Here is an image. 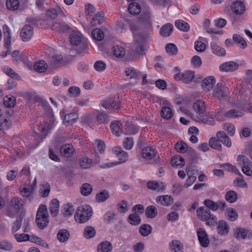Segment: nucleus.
<instances>
[{"label": "nucleus", "mask_w": 252, "mask_h": 252, "mask_svg": "<svg viewBox=\"0 0 252 252\" xmlns=\"http://www.w3.org/2000/svg\"><path fill=\"white\" fill-rule=\"evenodd\" d=\"M196 215L198 218L206 222V224L211 227H214L217 224V217L211 213L208 208L205 206L199 207L196 211Z\"/></svg>", "instance_id": "obj_1"}, {"label": "nucleus", "mask_w": 252, "mask_h": 252, "mask_svg": "<svg viewBox=\"0 0 252 252\" xmlns=\"http://www.w3.org/2000/svg\"><path fill=\"white\" fill-rule=\"evenodd\" d=\"M49 216L47 206L41 204L37 211L35 222L40 229H44L49 223Z\"/></svg>", "instance_id": "obj_2"}, {"label": "nucleus", "mask_w": 252, "mask_h": 252, "mask_svg": "<svg viewBox=\"0 0 252 252\" xmlns=\"http://www.w3.org/2000/svg\"><path fill=\"white\" fill-rule=\"evenodd\" d=\"M93 215L92 208L88 205H82L78 207L74 216L75 220L79 223H84L89 220Z\"/></svg>", "instance_id": "obj_3"}, {"label": "nucleus", "mask_w": 252, "mask_h": 252, "mask_svg": "<svg viewBox=\"0 0 252 252\" xmlns=\"http://www.w3.org/2000/svg\"><path fill=\"white\" fill-rule=\"evenodd\" d=\"M203 204L210 211L212 210L214 212L218 210L223 212L226 207L225 202L221 200L215 202L211 199H205L203 202Z\"/></svg>", "instance_id": "obj_4"}, {"label": "nucleus", "mask_w": 252, "mask_h": 252, "mask_svg": "<svg viewBox=\"0 0 252 252\" xmlns=\"http://www.w3.org/2000/svg\"><path fill=\"white\" fill-rule=\"evenodd\" d=\"M228 88L221 83H218L214 90L213 95L218 99L221 100L229 94Z\"/></svg>", "instance_id": "obj_5"}, {"label": "nucleus", "mask_w": 252, "mask_h": 252, "mask_svg": "<svg viewBox=\"0 0 252 252\" xmlns=\"http://www.w3.org/2000/svg\"><path fill=\"white\" fill-rule=\"evenodd\" d=\"M135 38L134 42L130 45V52L133 55H143L144 51V47L142 41L136 38L135 33H133Z\"/></svg>", "instance_id": "obj_6"}, {"label": "nucleus", "mask_w": 252, "mask_h": 252, "mask_svg": "<svg viewBox=\"0 0 252 252\" xmlns=\"http://www.w3.org/2000/svg\"><path fill=\"white\" fill-rule=\"evenodd\" d=\"M194 77V72L192 71H187L184 73L178 72L174 75V78L176 81H182L184 83L187 84L192 82Z\"/></svg>", "instance_id": "obj_7"}, {"label": "nucleus", "mask_w": 252, "mask_h": 252, "mask_svg": "<svg viewBox=\"0 0 252 252\" xmlns=\"http://www.w3.org/2000/svg\"><path fill=\"white\" fill-rule=\"evenodd\" d=\"M186 113L196 122L210 125H213L215 123L214 119L206 115L205 113L201 115V117H193V114L189 111H187Z\"/></svg>", "instance_id": "obj_8"}, {"label": "nucleus", "mask_w": 252, "mask_h": 252, "mask_svg": "<svg viewBox=\"0 0 252 252\" xmlns=\"http://www.w3.org/2000/svg\"><path fill=\"white\" fill-rule=\"evenodd\" d=\"M69 40L70 43L73 45L78 46L82 43L85 49L88 47L87 45L84 41L83 36L79 32H75L72 33L70 35Z\"/></svg>", "instance_id": "obj_9"}, {"label": "nucleus", "mask_w": 252, "mask_h": 252, "mask_svg": "<svg viewBox=\"0 0 252 252\" xmlns=\"http://www.w3.org/2000/svg\"><path fill=\"white\" fill-rule=\"evenodd\" d=\"M197 235L200 245L204 248L207 247L209 244V239L206 231L199 228L197 230Z\"/></svg>", "instance_id": "obj_10"}, {"label": "nucleus", "mask_w": 252, "mask_h": 252, "mask_svg": "<svg viewBox=\"0 0 252 252\" xmlns=\"http://www.w3.org/2000/svg\"><path fill=\"white\" fill-rule=\"evenodd\" d=\"M239 65L234 61H228L221 63L219 66L220 71L230 72L237 70Z\"/></svg>", "instance_id": "obj_11"}, {"label": "nucleus", "mask_w": 252, "mask_h": 252, "mask_svg": "<svg viewBox=\"0 0 252 252\" xmlns=\"http://www.w3.org/2000/svg\"><path fill=\"white\" fill-rule=\"evenodd\" d=\"M231 8L233 13L237 15H242L246 11L245 5L239 0L234 1L231 4Z\"/></svg>", "instance_id": "obj_12"}, {"label": "nucleus", "mask_w": 252, "mask_h": 252, "mask_svg": "<svg viewBox=\"0 0 252 252\" xmlns=\"http://www.w3.org/2000/svg\"><path fill=\"white\" fill-rule=\"evenodd\" d=\"M33 35V28L30 25H25L21 30L20 36L23 41L29 40Z\"/></svg>", "instance_id": "obj_13"}, {"label": "nucleus", "mask_w": 252, "mask_h": 252, "mask_svg": "<svg viewBox=\"0 0 252 252\" xmlns=\"http://www.w3.org/2000/svg\"><path fill=\"white\" fill-rule=\"evenodd\" d=\"M35 188L33 184H32L31 186L28 185L23 188H21L20 190L23 196L26 197L29 201H31L33 198V193L35 190Z\"/></svg>", "instance_id": "obj_14"}, {"label": "nucleus", "mask_w": 252, "mask_h": 252, "mask_svg": "<svg viewBox=\"0 0 252 252\" xmlns=\"http://www.w3.org/2000/svg\"><path fill=\"white\" fill-rule=\"evenodd\" d=\"M46 16L51 19H55L57 16L65 17V15L62 8L58 5L55 8L49 9L46 11Z\"/></svg>", "instance_id": "obj_15"}, {"label": "nucleus", "mask_w": 252, "mask_h": 252, "mask_svg": "<svg viewBox=\"0 0 252 252\" xmlns=\"http://www.w3.org/2000/svg\"><path fill=\"white\" fill-rule=\"evenodd\" d=\"M215 83L216 79L214 76H208L202 80L201 87L205 91L210 92L213 89Z\"/></svg>", "instance_id": "obj_16"}, {"label": "nucleus", "mask_w": 252, "mask_h": 252, "mask_svg": "<svg viewBox=\"0 0 252 252\" xmlns=\"http://www.w3.org/2000/svg\"><path fill=\"white\" fill-rule=\"evenodd\" d=\"M39 129L41 133L38 134L37 132H34L33 134V136L36 140H38V138L40 139V140H43L46 136L49 130V125L44 122L39 126Z\"/></svg>", "instance_id": "obj_17"}, {"label": "nucleus", "mask_w": 252, "mask_h": 252, "mask_svg": "<svg viewBox=\"0 0 252 252\" xmlns=\"http://www.w3.org/2000/svg\"><path fill=\"white\" fill-rule=\"evenodd\" d=\"M102 106L109 110H117L120 108L119 101H115L113 99H109L103 101L101 103Z\"/></svg>", "instance_id": "obj_18"}, {"label": "nucleus", "mask_w": 252, "mask_h": 252, "mask_svg": "<svg viewBox=\"0 0 252 252\" xmlns=\"http://www.w3.org/2000/svg\"><path fill=\"white\" fill-rule=\"evenodd\" d=\"M193 108L195 112L196 113V116L193 117H201V115L204 114L206 111V106L205 102L202 100H197L195 102L193 105Z\"/></svg>", "instance_id": "obj_19"}, {"label": "nucleus", "mask_w": 252, "mask_h": 252, "mask_svg": "<svg viewBox=\"0 0 252 252\" xmlns=\"http://www.w3.org/2000/svg\"><path fill=\"white\" fill-rule=\"evenodd\" d=\"M157 203L164 206H169L173 203V198L171 195H162L158 196L156 199Z\"/></svg>", "instance_id": "obj_20"}, {"label": "nucleus", "mask_w": 252, "mask_h": 252, "mask_svg": "<svg viewBox=\"0 0 252 252\" xmlns=\"http://www.w3.org/2000/svg\"><path fill=\"white\" fill-rule=\"evenodd\" d=\"M216 136L219 141H220V143H222L228 148H230L231 146V139L224 131H218L216 134Z\"/></svg>", "instance_id": "obj_21"}, {"label": "nucleus", "mask_w": 252, "mask_h": 252, "mask_svg": "<svg viewBox=\"0 0 252 252\" xmlns=\"http://www.w3.org/2000/svg\"><path fill=\"white\" fill-rule=\"evenodd\" d=\"M169 248L171 252H183L184 245L180 241L175 240L169 243Z\"/></svg>", "instance_id": "obj_22"}, {"label": "nucleus", "mask_w": 252, "mask_h": 252, "mask_svg": "<svg viewBox=\"0 0 252 252\" xmlns=\"http://www.w3.org/2000/svg\"><path fill=\"white\" fill-rule=\"evenodd\" d=\"M211 49L213 54L219 57L224 56L226 54V51L223 47L214 42L211 43Z\"/></svg>", "instance_id": "obj_23"}, {"label": "nucleus", "mask_w": 252, "mask_h": 252, "mask_svg": "<svg viewBox=\"0 0 252 252\" xmlns=\"http://www.w3.org/2000/svg\"><path fill=\"white\" fill-rule=\"evenodd\" d=\"M110 127L112 133L116 136H120L123 132V125L119 121H115L111 122Z\"/></svg>", "instance_id": "obj_24"}, {"label": "nucleus", "mask_w": 252, "mask_h": 252, "mask_svg": "<svg viewBox=\"0 0 252 252\" xmlns=\"http://www.w3.org/2000/svg\"><path fill=\"white\" fill-rule=\"evenodd\" d=\"M251 234L249 230L242 228H237L234 232L235 237L238 239H245L249 238Z\"/></svg>", "instance_id": "obj_25"}, {"label": "nucleus", "mask_w": 252, "mask_h": 252, "mask_svg": "<svg viewBox=\"0 0 252 252\" xmlns=\"http://www.w3.org/2000/svg\"><path fill=\"white\" fill-rule=\"evenodd\" d=\"M147 188L152 190H157L161 191L165 189V186L163 183H159L158 182L151 181L147 183Z\"/></svg>", "instance_id": "obj_26"}, {"label": "nucleus", "mask_w": 252, "mask_h": 252, "mask_svg": "<svg viewBox=\"0 0 252 252\" xmlns=\"http://www.w3.org/2000/svg\"><path fill=\"white\" fill-rule=\"evenodd\" d=\"M125 73L126 76L129 79H139L140 78L141 74L139 71H137L133 67H127L125 70Z\"/></svg>", "instance_id": "obj_27"}, {"label": "nucleus", "mask_w": 252, "mask_h": 252, "mask_svg": "<svg viewBox=\"0 0 252 252\" xmlns=\"http://www.w3.org/2000/svg\"><path fill=\"white\" fill-rule=\"evenodd\" d=\"M156 155V153L155 150L151 147L144 148L142 151V157L147 159H151Z\"/></svg>", "instance_id": "obj_28"}, {"label": "nucleus", "mask_w": 252, "mask_h": 252, "mask_svg": "<svg viewBox=\"0 0 252 252\" xmlns=\"http://www.w3.org/2000/svg\"><path fill=\"white\" fill-rule=\"evenodd\" d=\"M60 203L57 199H53L50 204L49 209L51 215L56 217L59 212Z\"/></svg>", "instance_id": "obj_29"}, {"label": "nucleus", "mask_w": 252, "mask_h": 252, "mask_svg": "<svg viewBox=\"0 0 252 252\" xmlns=\"http://www.w3.org/2000/svg\"><path fill=\"white\" fill-rule=\"evenodd\" d=\"M244 115V114L242 112L237 111L235 109H232L226 111L224 114V116L227 118L234 119L242 117Z\"/></svg>", "instance_id": "obj_30"}, {"label": "nucleus", "mask_w": 252, "mask_h": 252, "mask_svg": "<svg viewBox=\"0 0 252 252\" xmlns=\"http://www.w3.org/2000/svg\"><path fill=\"white\" fill-rule=\"evenodd\" d=\"M173 26L171 24L168 23L163 26L160 29V34L163 37H168L173 32Z\"/></svg>", "instance_id": "obj_31"}, {"label": "nucleus", "mask_w": 252, "mask_h": 252, "mask_svg": "<svg viewBox=\"0 0 252 252\" xmlns=\"http://www.w3.org/2000/svg\"><path fill=\"white\" fill-rule=\"evenodd\" d=\"M229 226L226 221L222 220L219 221L217 229L219 234L222 235L227 234L229 232Z\"/></svg>", "instance_id": "obj_32"}, {"label": "nucleus", "mask_w": 252, "mask_h": 252, "mask_svg": "<svg viewBox=\"0 0 252 252\" xmlns=\"http://www.w3.org/2000/svg\"><path fill=\"white\" fill-rule=\"evenodd\" d=\"M70 233L68 231L65 229H60L57 235V237L58 240L60 242H66L69 238Z\"/></svg>", "instance_id": "obj_33"}, {"label": "nucleus", "mask_w": 252, "mask_h": 252, "mask_svg": "<svg viewBox=\"0 0 252 252\" xmlns=\"http://www.w3.org/2000/svg\"><path fill=\"white\" fill-rule=\"evenodd\" d=\"M74 152L73 146L67 144L64 145L61 147L60 152L62 156L65 157H70Z\"/></svg>", "instance_id": "obj_34"}, {"label": "nucleus", "mask_w": 252, "mask_h": 252, "mask_svg": "<svg viewBox=\"0 0 252 252\" xmlns=\"http://www.w3.org/2000/svg\"><path fill=\"white\" fill-rule=\"evenodd\" d=\"M113 246L110 242L104 241L100 243L97 247L98 252H111L112 250Z\"/></svg>", "instance_id": "obj_35"}, {"label": "nucleus", "mask_w": 252, "mask_h": 252, "mask_svg": "<svg viewBox=\"0 0 252 252\" xmlns=\"http://www.w3.org/2000/svg\"><path fill=\"white\" fill-rule=\"evenodd\" d=\"M24 203V201L18 197H14L11 200V206L16 212H18L22 208Z\"/></svg>", "instance_id": "obj_36"}, {"label": "nucleus", "mask_w": 252, "mask_h": 252, "mask_svg": "<svg viewBox=\"0 0 252 252\" xmlns=\"http://www.w3.org/2000/svg\"><path fill=\"white\" fill-rule=\"evenodd\" d=\"M171 164L173 167L182 168L185 164V159L179 156H175L172 158Z\"/></svg>", "instance_id": "obj_37"}, {"label": "nucleus", "mask_w": 252, "mask_h": 252, "mask_svg": "<svg viewBox=\"0 0 252 252\" xmlns=\"http://www.w3.org/2000/svg\"><path fill=\"white\" fill-rule=\"evenodd\" d=\"M225 214L227 218L231 221H234L238 217L237 211L232 208H227L225 211Z\"/></svg>", "instance_id": "obj_38"}, {"label": "nucleus", "mask_w": 252, "mask_h": 252, "mask_svg": "<svg viewBox=\"0 0 252 252\" xmlns=\"http://www.w3.org/2000/svg\"><path fill=\"white\" fill-rule=\"evenodd\" d=\"M145 215L148 218L153 219L158 215V210L156 206L149 205L145 210Z\"/></svg>", "instance_id": "obj_39"}, {"label": "nucleus", "mask_w": 252, "mask_h": 252, "mask_svg": "<svg viewBox=\"0 0 252 252\" xmlns=\"http://www.w3.org/2000/svg\"><path fill=\"white\" fill-rule=\"evenodd\" d=\"M233 40L239 45V46L242 49H245L247 47V43L244 38L238 34H234L232 37Z\"/></svg>", "instance_id": "obj_40"}, {"label": "nucleus", "mask_w": 252, "mask_h": 252, "mask_svg": "<svg viewBox=\"0 0 252 252\" xmlns=\"http://www.w3.org/2000/svg\"><path fill=\"white\" fill-rule=\"evenodd\" d=\"M50 191V186L49 183L43 182L40 185L39 194L42 197H46L48 196Z\"/></svg>", "instance_id": "obj_41"}, {"label": "nucleus", "mask_w": 252, "mask_h": 252, "mask_svg": "<svg viewBox=\"0 0 252 252\" xmlns=\"http://www.w3.org/2000/svg\"><path fill=\"white\" fill-rule=\"evenodd\" d=\"M96 234L95 228L92 226H87L84 230V236L85 238L89 239L94 238Z\"/></svg>", "instance_id": "obj_42"}, {"label": "nucleus", "mask_w": 252, "mask_h": 252, "mask_svg": "<svg viewBox=\"0 0 252 252\" xmlns=\"http://www.w3.org/2000/svg\"><path fill=\"white\" fill-rule=\"evenodd\" d=\"M161 116L164 119L169 120L173 117V111L168 106L163 107L160 111Z\"/></svg>", "instance_id": "obj_43"}, {"label": "nucleus", "mask_w": 252, "mask_h": 252, "mask_svg": "<svg viewBox=\"0 0 252 252\" xmlns=\"http://www.w3.org/2000/svg\"><path fill=\"white\" fill-rule=\"evenodd\" d=\"M128 11L132 15H137L141 11V6L137 2H132L128 7Z\"/></svg>", "instance_id": "obj_44"}, {"label": "nucleus", "mask_w": 252, "mask_h": 252, "mask_svg": "<svg viewBox=\"0 0 252 252\" xmlns=\"http://www.w3.org/2000/svg\"><path fill=\"white\" fill-rule=\"evenodd\" d=\"M175 25L178 29L184 32L189 31L190 28L189 25L187 23L181 20H177Z\"/></svg>", "instance_id": "obj_45"}, {"label": "nucleus", "mask_w": 252, "mask_h": 252, "mask_svg": "<svg viewBox=\"0 0 252 252\" xmlns=\"http://www.w3.org/2000/svg\"><path fill=\"white\" fill-rule=\"evenodd\" d=\"M152 230V226L148 224H143L141 225L139 228V232L143 236H147L151 232Z\"/></svg>", "instance_id": "obj_46"}, {"label": "nucleus", "mask_w": 252, "mask_h": 252, "mask_svg": "<svg viewBox=\"0 0 252 252\" xmlns=\"http://www.w3.org/2000/svg\"><path fill=\"white\" fill-rule=\"evenodd\" d=\"M96 120L100 124H105L109 121V117L105 112H98L96 116Z\"/></svg>", "instance_id": "obj_47"}, {"label": "nucleus", "mask_w": 252, "mask_h": 252, "mask_svg": "<svg viewBox=\"0 0 252 252\" xmlns=\"http://www.w3.org/2000/svg\"><path fill=\"white\" fill-rule=\"evenodd\" d=\"M78 116L76 113H71L65 116L63 119V123L67 124L68 125H72L74 123L76 119L78 118Z\"/></svg>", "instance_id": "obj_48"}, {"label": "nucleus", "mask_w": 252, "mask_h": 252, "mask_svg": "<svg viewBox=\"0 0 252 252\" xmlns=\"http://www.w3.org/2000/svg\"><path fill=\"white\" fill-rule=\"evenodd\" d=\"M23 219V218L22 216H18L16 220L13 222L11 228V232L14 235L15 234V232L21 228Z\"/></svg>", "instance_id": "obj_49"}, {"label": "nucleus", "mask_w": 252, "mask_h": 252, "mask_svg": "<svg viewBox=\"0 0 252 252\" xmlns=\"http://www.w3.org/2000/svg\"><path fill=\"white\" fill-rule=\"evenodd\" d=\"M92 36L94 40L101 41L104 37V33L99 29H95L92 32Z\"/></svg>", "instance_id": "obj_50"}, {"label": "nucleus", "mask_w": 252, "mask_h": 252, "mask_svg": "<svg viewBox=\"0 0 252 252\" xmlns=\"http://www.w3.org/2000/svg\"><path fill=\"white\" fill-rule=\"evenodd\" d=\"M112 52L113 55L117 58H122L125 56L126 54V51L125 49L123 47L118 45H116L113 47Z\"/></svg>", "instance_id": "obj_51"}, {"label": "nucleus", "mask_w": 252, "mask_h": 252, "mask_svg": "<svg viewBox=\"0 0 252 252\" xmlns=\"http://www.w3.org/2000/svg\"><path fill=\"white\" fill-rule=\"evenodd\" d=\"M189 170L190 167L186 168V171L187 172V175L188 176V178L184 184V187L186 188H188L191 185H192L196 180V177L195 176L191 175V173H189Z\"/></svg>", "instance_id": "obj_52"}, {"label": "nucleus", "mask_w": 252, "mask_h": 252, "mask_svg": "<svg viewBox=\"0 0 252 252\" xmlns=\"http://www.w3.org/2000/svg\"><path fill=\"white\" fill-rule=\"evenodd\" d=\"M225 199L229 203H235L238 198L237 193L233 190H229L225 194Z\"/></svg>", "instance_id": "obj_53"}, {"label": "nucleus", "mask_w": 252, "mask_h": 252, "mask_svg": "<svg viewBox=\"0 0 252 252\" xmlns=\"http://www.w3.org/2000/svg\"><path fill=\"white\" fill-rule=\"evenodd\" d=\"M209 145L210 147L215 150H221L222 146L218 138L217 139L215 137L211 138L209 141Z\"/></svg>", "instance_id": "obj_54"}, {"label": "nucleus", "mask_w": 252, "mask_h": 252, "mask_svg": "<svg viewBox=\"0 0 252 252\" xmlns=\"http://www.w3.org/2000/svg\"><path fill=\"white\" fill-rule=\"evenodd\" d=\"M34 68L37 72H44L47 69V65L45 62L43 61H40L34 63Z\"/></svg>", "instance_id": "obj_55"}, {"label": "nucleus", "mask_w": 252, "mask_h": 252, "mask_svg": "<svg viewBox=\"0 0 252 252\" xmlns=\"http://www.w3.org/2000/svg\"><path fill=\"white\" fill-rule=\"evenodd\" d=\"M93 190V188L91 184L88 183L83 184L80 188L81 194L84 196H87L91 194Z\"/></svg>", "instance_id": "obj_56"}, {"label": "nucleus", "mask_w": 252, "mask_h": 252, "mask_svg": "<svg viewBox=\"0 0 252 252\" xmlns=\"http://www.w3.org/2000/svg\"><path fill=\"white\" fill-rule=\"evenodd\" d=\"M127 220L130 224L133 225H137L141 221L140 217L136 214H130Z\"/></svg>", "instance_id": "obj_57"}, {"label": "nucleus", "mask_w": 252, "mask_h": 252, "mask_svg": "<svg viewBox=\"0 0 252 252\" xmlns=\"http://www.w3.org/2000/svg\"><path fill=\"white\" fill-rule=\"evenodd\" d=\"M13 249L12 244L7 240H2L0 241V250L10 252Z\"/></svg>", "instance_id": "obj_58"}, {"label": "nucleus", "mask_w": 252, "mask_h": 252, "mask_svg": "<svg viewBox=\"0 0 252 252\" xmlns=\"http://www.w3.org/2000/svg\"><path fill=\"white\" fill-rule=\"evenodd\" d=\"M104 20V15L102 12H97L93 17L92 25H96L102 23Z\"/></svg>", "instance_id": "obj_59"}, {"label": "nucleus", "mask_w": 252, "mask_h": 252, "mask_svg": "<svg viewBox=\"0 0 252 252\" xmlns=\"http://www.w3.org/2000/svg\"><path fill=\"white\" fill-rule=\"evenodd\" d=\"M6 6L9 10H16L19 8V1L18 0H7Z\"/></svg>", "instance_id": "obj_60"}, {"label": "nucleus", "mask_w": 252, "mask_h": 252, "mask_svg": "<svg viewBox=\"0 0 252 252\" xmlns=\"http://www.w3.org/2000/svg\"><path fill=\"white\" fill-rule=\"evenodd\" d=\"M186 153L189 159L191 160L190 164L194 163L197 158V155L196 151L192 148H189Z\"/></svg>", "instance_id": "obj_61"}, {"label": "nucleus", "mask_w": 252, "mask_h": 252, "mask_svg": "<svg viewBox=\"0 0 252 252\" xmlns=\"http://www.w3.org/2000/svg\"><path fill=\"white\" fill-rule=\"evenodd\" d=\"M16 103V98L13 96L10 97L6 96L3 100V104L7 108L13 107L15 105Z\"/></svg>", "instance_id": "obj_62"}, {"label": "nucleus", "mask_w": 252, "mask_h": 252, "mask_svg": "<svg viewBox=\"0 0 252 252\" xmlns=\"http://www.w3.org/2000/svg\"><path fill=\"white\" fill-rule=\"evenodd\" d=\"M2 71L6 73L8 76H10L13 79H18L19 77L18 74L15 72L11 68L8 66H4L2 67Z\"/></svg>", "instance_id": "obj_63"}, {"label": "nucleus", "mask_w": 252, "mask_h": 252, "mask_svg": "<svg viewBox=\"0 0 252 252\" xmlns=\"http://www.w3.org/2000/svg\"><path fill=\"white\" fill-rule=\"evenodd\" d=\"M109 197L108 191L104 190L96 195V200L97 202H104Z\"/></svg>", "instance_id": "obj_64"}]
</instances>
